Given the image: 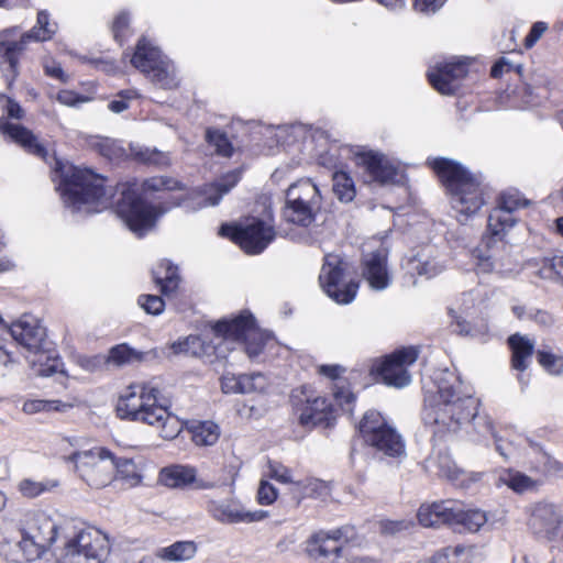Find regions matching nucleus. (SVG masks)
Segmentation results:
<instances>
[{"label":"nucleus","instance_id":"7","mask_svg":"<svg viewBox=\"0 0 563 563\" xmlns=\"http://www.w3.org/2000/svg\"><path fill=\"white\" fill-rule=\"evenodd\" d=\"M58 24L51 19L46 10L37 12L35 25L15 40L18 27H9L0 31V69L5 77L8 86H11L19 74V58L29 42H45L57 33Z\"/></svg>","mask_w":563,"mask_h":563},{"label":"nucleus","instance_id":"9","mask_svg":"<svg viewBox=\"0 0 563 563\" xmlns=\"http://www.w3.org/2000/svg\"><path fill=\"white\" fill-rule=\"evenodd\" d=\"M322 200L321 189L312 179H299L286 190L283 218L289 223L308 228L320 212Z\"/></svg>","mask_w":563,"mask_h":563},{"label":"nucleus","instance_id":"22","mask_svg":"<svg viewBox=\"0 0 563 563\" xmlns=\"http://www.w3.org/2000/svg\"><path fill=\"white\" fill-rule=\"evenodd\" d=\"M10 333L26 354H32L48 345L46 329L41 321L31 314H23L10 325Z\"/></svg>","mask_w":563,"mask_h":563},{"label":"nucleus","instance_id":"31","mask_svg":"<svg viewBox=\"0 0 563 563\" xmlns=\"http://www.w3.org/2000/svg\"><path fill=\"white\" fill-rule=\"evenodd\" d=\"M508 344L511 350V367L520 373L525 372L531 363L534 341L527 335L515 333L508 338Z\"/></svg>","mask_w":563,"mask_h":563},{"label":"nucleus","instance_id":"40","mask_svg":"<svg viewBox=\"0 0 563 563\" xmlns=\"http://www.w3.org/2000/svg\"><path fill=\"white\" fill-rule=\"evenodd\" d=\"M58 481L51 478L43 481L23 478L16 484V489L24 498L33 499L45 493L52 492L58 487Z\"/></svg>","mask_w":563,"mask_h":563},{"label":"nucleus","instance_id":"56","mask_svg":"<svg viewBox=\"0 0 563 563\" xmlns=\"http://www.w3.org/2000/svg\"><path fill=\"white\" fill-rule=\"evenodd\" d=\"M267 382L264 375L255 373L251 375H242L241 394H249L254 391H264Z\"/></svg>","mask_w":563,"mask_h":563},{"label":"nucleus","instance_id":"14","mask_svg":"<svg viewBox=\"0 0 563 563\" xmlns=\"http://www.w3.org/2000/svg\"><path fill=\"white\" fill-rule=\"evenodd\" d=\"M388 254L389 247L376 238L365 243L362 275L374 290H385L391 284L393 275L387 265Z\"/></svg>","mask_w":563,"mask_h":563},{"label":"nucleus","instance_id":"1","mask_svg":"<svg viewBox=\"0 0 563 563\" xmlns=\"http://www.w3.org/2000/svg\"><path fill=\"white\" fill-rule=\"evenodd\" d=\"M432 379L437 390H429L426 396L423 421L432 428L434 435L442 438L470 422L475 441L487 444L489 439H494L495 449L503 457L509 459L514 454L511 444L505 445L497 435L490 417L478 412L479 400L473 396V388L455 372L439 369Z\"/></svg>","mask_w":563,"mask_h":563},{"label":"nucleus","instance_id":"44","mask_svg":"<svg viewBox=\"0 0 563 563\" xmlns=\"http://www.w3.org/2000/svg\"><path fill=\"white\" fill-rule=\"evenodd\" d=\"M497 241L498 240L490 235L486 242L488 250L492 249V243ZM476 271L478 274H488L495 271L500 272L504 266L497 258L496 252H483L482 250H478L476 253Z\"/></svg>","mask_w":563,"mask_h":563},{"label":"nucleus","instance_id":"38","mask_svg":"<svg viewBox=\"0 0 563 563\" xmlns=\"http://www.w3.org/2000/svg\"><path fill=\"white\" fill-rule=\"evenodd\" d=\"M328 487L325 483L317 478H305L302 481H294L289 488L292 499L300 504L305 498H312L323 495Z\"/></svg>","mask_w":563,"mask_h":563},{"label":"nucleus","instance_id":"33","mask_svg":"<svg viewBox=\"0 0 563 563\" xmlns=\"http://www.w3.org/2000/svg\"><path fill=\"white\" fill-rule=\"evenodd\" d=\"M453 503L454 514H452L451 526L476 532L487 522V516L484 511L479 509H465L464 505L457 500H453Z\"/></svg>","mask_w":563,"mask_h":563},{"label":"nucleus","instance_id":"30","mask_svg":"<svg viewBox=\"0 0 563 563\" xmlns=\"http://www.w3.org/2000/svg\"><path fill=\"white\" fill-rule=\"evenodd\" d=\"M453 500H443L422 505L418 511V520L423 527H438L440 525L452 523V514H454Z\"/></svg>","mask_w":563,"mask_h":563},{"label":"nucleus","instance_id":"23","mask_svg":"<svg viewBox=\"0 0 563 563\" xmlns=\"http://www.w3.org/2000/svg\"><path fill=\"white\" fill-rule=\"evenodd\" d=\"M468 73L464 60L440 64L428 73L432 87L442 95H453Z\"/></svg>","mask_w":563,"mask_h":563},{"label":"nucleus","instance_id":"11","mask_svg":"<svg viewBox=\"0 0 563 563\" xmlns=\"http://www.w3.org/2000/svg\"><path fill=\"white\" fill-rule=\"evenodd\" d=\"M213 331L219 339L242 341L251 358L258 356L267 345L274 343L266 332L257 328L253 316L249 312L217 322Z\"/></svg>","mask_w":563,"mask_h":563},{"label":"nucleus","instance_id":"18","mask_svg":"<svg viewBox=\"0 0 563 563\" xmlns=\"http://www.w3.org/2000/svg\"><path fill=\"white\" fill-rule=\"evenodd\" d=\"M355 163L364 170L367 181L393 185L398 183L402 176L398 162L373 150H362L355 153Z\"/></svg>","mask_w":563,"mask_h":563},{"label":"nucleus","instance_id":"6","mask_svg":"<svg viewBox=\"0 0 563 563\" xmlns=\"http://www.w3.org/2000/svg\"><path fill=\"white\" fill-rule=\"evenodd\" d=\"M63 529L48 512L29 510L20 521L21 540L16 543L19 552L5 553L3 548L1 552L12 562H33L41 559L58 538L63 537Z\"/></svg>","mask_w":563,"mask_h":563},{"label":"nucleus","instance_id":"21","mask_svg":"<svg viewBox=\"0 0 563 563\" xmlns=\"http://www.w3.org/2000/svg\"><path fill=\"white\" fill-rule=\"evenodd\" d=\"M523 206H526V202L518 192H504L499 198L497 208L488 217L487 231L492 234V238L503 240L506 232L516 222L512 212Z\"/></svg>","mask_w":563,"mask_h":563},{"label":"nucleus","instance_id":"19","mask_svg":"<svg viewBox=\"0 0 563 563\" xmlns=\"http://www.w3.org/2000/svg\"><path fill=\"white\" fill-rule=\"evenodd\" d=\"M206 510L216 521L224 525L257 522L267 517V512L264 510H246L234 498L223 500L209 498Z\"/></svg>","mask_w":563,"mask_h":563},{"label":"nucleus","instance_id":"55","mask_svg":"<svg viewBox=\"0 0 563 563\" xmlns=\"http://www.w3.org/2000/svg\"><path fill=\"white\" fill-rule=\"evenodd\" d=\"M335 401L345 411H352V404L355 400L354 394L350 390V387L345 382L339 380L333 390Z\"/></svg>","mask_w":563,"mask_h":563},{"label":"nucleus","instance_id":"24","mask_svg":"<svg viewBox=\"0 0 563 563\" xmlns=\"http://www.w3.org/2000/svg\"><path fill=\"white\" fill-rule=\"evenodd\" d=\"M144 68L139 70L155 86L162 89H175L179 86L180 79L176 66L163 52Z\"/></svg>","mask_w":563,"mask_h":563},{"label":"nucleus","instance_id":"20","mask_svg":"<svg viewBox=\"0 0 563 563\" xmlns=\"http://www.w3.org/2000/svg\"><path fill=\"white\" fill-rule=\"evenodd\" d=\"M527 525L539 538L554 540L559 536L563 516L553 504L536 503L527 508Z\"/></svg>","mask_w":563,"mask_h":563},{"label":"nucleus","instance_id":"54","mask_svg":"<svg viewBox=\"0 0 563 563\" xmlns=\"http://www.w3.org/2000/svg\"><path fill=\"white\" fill-rule=\"evenodd\" d=\"M48 413H67L74 408L84 406V401L78 396H67L65 399H47Z\"/></svg>","mask_w":563,"mask_h":563},{"label":"nucleus","instance_id":"37","mask_svg":"<svg viewBox=\"0 0 563 563\" xmlns=\"http://www.w3.org/2000/svg\"><path fill=\"white\" fill-rule=\"evenodd\" d=\"M427 468L431 473L452 482H462L461 477L464 476L463 471L455 465L448 454L440 453L437 456L430 457L427 461Z\"/></svg>","mask_w":563,"mask_h":563},{"label":"nucleus","instance_id":"58","mask_svg":"<svg viewBox=\"0 0 563 563\" xmlns=\"http://www.w3.org/2000/svg\"><path fill=\"white\" fill-rule=\"evenodd\" d=\"M139 305L150 314H161L164 311V300L155 295H142L137 300Z\"/></svg>","mask_w":563,"mask_h":563},{"label":"nucleus","instance_id":"34","mask_svg":"<svg viewBox=\"0 0 563 563\" xmlns=\"http://www.w3.org/2000/svg\"><path fill=\"white\" fill-rule=\"evenodd\" d=\"M146 355L147 353L136 351L130 345L122 343L110 349L106 357H98L97 362L108 363L109 365L120 367L136 362H142L145 360Z\"/></svg>","mask_w":563,"mask_h":563},{"label":"nucleus","instance_id":"16","mask_svg":"<svg viewBox=\"0 0 563 563\" xmlns=\"http://www.w3.org/2000/svg\"><path fill=\"white\" fill-rule=\"evenodd\" d=\"M344 271V264L335 256L329 255L325 257L319 275L323 291L341 305L352 302L358 289V284L353 279H347Z\"/></svg>","mask_w":563,"mask_h":563},{"label":"nucleus","instance_id":"27","mask_svg":"<svg viewBox=\"0 0 563 563\" xmlns=\"http://www.w3.org/2000/svg\"><path fill=\"white\" fill-rule=\"evenodd\" d=\"M0 133L19 144L26 152L46 159V148L37 141L36 136L30 130L21 124L11 123L0 119Z\"/></svg>","mask_w":563,"mask_h":563},{"label":"nucleus","instance_id":"36","mask_svg":"<svg viewBox=\"0 0 563 563\" xmlns=\"http://www.w3.org/2000/svg\"><path fill=\"white\" fill-rule=\"evenodd\" d=\"M197 553L194 541H177L168 547L157 549L156 556L168 562H183L191 560Z\"/></svg>","mask_w":563,"mask_h":563},{"label":"nucleus","instance_id":"57","mask_svg":"<svg viewBox=\"0 0 563 563\" xmlns=\"http://www.w3.org/2000/svg\"><path fill=\"white\" fill-rule=\"evenodd\" d=\"M267 476L269 478L275 479L280 484H289L292 485L294 476L290 468L278 463V462H269L267 465Z\"/></svg>","mask_w":563,"mask_h":563},{"label":"nucleus","instance_id":"26","mask_svg":"<svg viewBox=\"0 0 563 563\" xmlns=\"http://www.w3.org/2000/svg\"><path fill=\"white\" fill-rule=\"evenodd\" d=\"M341 537V530H333L331 532L320 531L308 541L307 552L314 559L334 555L332 563H341L340 559L344 551L340 544Z\"/></svg>","mask_w":563,"mask_h":563},{"label":"nucleus","instance_id":"51","mask_svg":"<svg viewBox=\"0 0 563 563\" xmlns=\"http://www.w3.org/2000/svg\"><path fill=\"white\" fill-rule=\"evenodd\" d=\"M538 275L543 279H552L555 277L563 279V255L552 258H543Z\"/></svg>","mask_w":563,"mask_h":563},{"label":"nucleus","instance_id":"15","mask_svg":"<svg viewBox=\"0 0 563 563\" xmlns=\"http://www.w3.org/2000/svg\"><path fill=\"white\" fill-rule=\"evenodd\" d=\"M220 234L238 243L249 254L261 253L275 236L273 225L258 219L239 225L224 224Z\"/></svg>","mask_w":563,"mask_h":563},{"label":"nucleus","instance_id":"35","mask_svg":"<svg viewBox=\"0 0 563 563\" xmlns=\"http://www.w3.org/2000/svg\"><path fill=\"white\" fill-rule=\"evenodd\" d=\"M153 277L164 295H170L176 291L180 282L178 268L166 260L161 261L154 267Z\"/></svg>","mask_w":563,"mask_h":563},{"label":"nucleus","instance_id":"3","mask_svg":"<svg viewBox=\"0 0 563 563\" xmlns=\"http://www.w3.org/2000/svg\"><path fill=\"white\" fill-rule=\"evenodd\" d=\"M120 419L145 423L159 430L166 440L176 438L183 422L168 411L158 385L154 382L133 383L120 395L117 406Z\"/></svg>","mask_w":563,"mask_h":563},{"label":"nucleus","instance_id":"5","mask_svg":"<svg viewBox=\"0 0 563 563\" xmlns=\"http://www.w3.org/2000/svg\"><path fill=\"white\" fill-rule=\"evenodd\" d=\"M59 190L65 207L82 214L108 209L114 195V188L102 176L73 165L63 167Z\"/></svg>","mask_w":563,"mask_h":563},{"label":"nucleus","instance_id":"8","mask_svg":"<svg viewBox=\"0 0 563 563\" xmlns=\"http://www.w3.org/2000/svg\"><path fill=\"white\" fill-rule=\"evenodd\" d=\"M110 552L108 537L88 527L69 532L63 529V542L54 549L56 563H103Z\"/></svg>","mask_w":563,"mask_h":563},{"label":"nucleus","instance_id":"45","mask_svg":"<svg viewBox=\"0 0 563 563\" xmlns=\"http://www.w3.org/2000/svg\"><path fill=\"white\" fill-rule=\"evenodd\" d=\"M88 144L100 155L111 161L119 159L124 155V150L120 146V144L109 137L91 136L88 141Z\"/></svg>","mask_w":563,"mask_h":563},{"label":"nucleus","instance_id":"39","mask_svg":"<svg viewBox=\"0 0 563 563\" xmlns=\"http://www.w3.org/2000/svg\"><path fill=\"white\" fill-rule=\"evenodd\" d=\"M189 432L195 444L200 446L213 445L220 437L219 427L212 421L192 422Z\"/></svg>","mask_w":563,"mask_h":563},{"label":"nucleus","instance_id":"17","mask_svg":"<svg viewBox=\"0 0 563 563\" xmlns=\"http://www.w3.org/2000/svg\"><path fill=\"white\" fill-rule=\"evenodd\" d=\"M417 358V349L412 346L402 347L382 360L375 361L372 366V373L377 374L386 385L402 388L411 382L408 367L412 365Z\"/></svg>","mask_w":563,"mask_h":563},{"label":"nucleus","instance_id":"63","mask_svg":"<svg viewBox=\"0 0 563 563\" xmlns=\"http://www.w3.org/2000/svg\"><path fill=\"white\" fill-rule=\"evenodd\" d=\"M510 71H516L519 74L521 71V66L515 65L512 62H510L506 57H501L492 67L490 75L494 78H499L505 73H510Z\"/></svg>","mask_w":563,"mask_h":563},{"label":"nucleus","instance_id":"43","mask_svg":"<svg viewBox=\"0 0 563 563\" xmlns=\"http://www.w3.org/2000/svg\"><path fill=\"white\" fill-rule=\"evenodd\" d=\"M161 52L151 41L142 37L136 45L131 63L136 69H145V65L147 66Z\"/></svg>","mask_w":563,"mask_h":563},{"label":"nucleus","instance_id":"46","mask_svg":"<svg viewBox=\"0 0 563 563\" xmlns=\"http://www.w3.org/2000/svg\"><path fill=\"white\" fill-rule=\"evenodd\" d=\"M432 563H472V549L462 545L446 548L433 555Z\"/></svg>","mask_w":563,"mask_h":563},{"label":"nucleus","instance_id":"52","mask_svg":"<svg viewBox=\"0 0 563 563\" xmlns=\"http://www.w3.org/2000/svg\"><path fill=\"white\" fill-rule=\"evenodd\" d=\"M529 444L534 453L540 455L539 463L543 467V472L551 475H556L563 472V464L551 456L549 453L544 452L543 449L532 441H529Z\"/></svg>","mask_w":563,"mask_h":563},{"label":"nucleus","instance_id":"50","mask_svg":"<svg viewBox=\"0 0 563 563\" xmlns=\"http://www.w3.org/2000/svg\"><path fill=\"white\" fill-rule=\"evenodd\" d=\"M206 140L210 145L214 146L218 154L227 157L232 155L233 147L223 132L214 129H208L206 132Z\"/></svg>","mask_w":563,"mask_h":563},{"label":"nucleus","instance_id":"13","mask_svg":"<svg viewBox=\"0 0 563 563\" xmlns=\"http://www.w3.org/2000/svg\"><path fill=\"white\" fill-rule=\"evenodd\" d=\"M292 405L303 427L329 426L333 419L330 400L311 386H301L292 391Z\"/></svg>","mask_w":563,"mask_h":563},{"label":"nucleus","instance_id":"29","mask_svg":"<svg viewBox=\"0 0 563 563\" xmlns=\"http://www.w3.org/2000/svg\"><path fill=\"white\" fill-rule=\"evenodd\" d=\"M407 274L432 278L444 271V265L431 256L429 250L424 249L417 254L409 256L404 262Z\"/></svg>","mask_w":563,"mask_h":563},{"label":"nucleus","instance_id":"47","mask_svg":"<svg viewBox=\"0 0 563 563\" xmlns=\"http://www.w3.org/2000/svg\"><path fill=\"white\" fill-rule=\"evenodd\" d=\"M132 155L140 162L151 164L158 167H166L170 165V157L168 153L161 152L156 148L150 147H132Z\"/></svg>","mask_w":563,"mask_h":563},{"label":"nucleus","instance_id":"25","mask_svg":"<svg viewBox=\"0 0 563 563\" xmlns=\"http://www.w3.org/2000/svg\"><path fill=\"white\" fill-rule=\"evenodd\" d=\"M158 482L168 488H184L194 485L196 489H211L214 484L198 479L197 472L191 466L172 465L164 467L158 475Z\"/></svg>","mask_w":563,"mask_h":563},{"label":"nucleus","instance_id":"48","mask_svg":"<svg viewBox=\"0 0 563 563\" xmlns=\"http://www.w3.org/2000/svg\"><path fill=\"white\" fill-rule=\"evenodd\" d=\"M184 185L175 178L168 176H154L145 179L142 184L144 194L157 191L183 190Z\"/></svg>","mask_w":563,"mask_h":563},{"label":"nucleus","instance_id":"28","mask_svg":"<svg viewBox=\"0 0 563 563\" xmlns=\"http://www.w3.org/2000/svg\"><path fill=\"white\" fill-rule=\"evenodd\" d=\"M495 486L508 487L518 495L537 493L542 486L540 479L533 478L515 468H503L497 473Z\"/></svg>","mask_w":563,"mask_h":563},{"label":"nucleus","instance_id":"2","mask_svg":"<svg viewBox=\"0 0 563 563\" xmlns=\"http://www.w3.org/2000/svg\"><path fill=\"white\" fill-rule=\"evenodd\" d=\"M241 173L240 169L231 170L214 183L191 190L185 198L172 206L146 202L139 196L135 185L123 184L120 186L121 197L115 203V213L133 233L143 236L172 207L183 206L187 210L195 211L218 205L222 197L240 181Z\"/></svg>","mask_w":563,"mask_h":563},{"label":"nucleus","instance_id":"42","mask_svg":"<svg viewBox=\"0 0 563 563\" xmlns=\"http://www.w3.org/2000/svg\"><path fill=\"white\" fill-rule=\"evenodd\" d=\"M333 192L342 202H351L356 195L353 178L344 170H336L333 174Z\"/></svg>","mask_w":563,"mask_h":563},{"label":"nucleus","instance_id":"61","mask_svg":"<svg viewBox=\"0 0 563 563\" xmlns=\"http://www.w3.org/2000/svg\"><path fill=\"white\" fill-rule=\"evenodd\" d=\"M129 16L125 12L119 13L112 22L113 36L118 42H122L128 33Z\"/></svg>","mask_w":563,"mask_h":563},{"label":"nucleus","instance_id":"60","mask_svg":"<svg viewBox=\"0 0 563 563\" xmlns=\"http://www.w3.org/2000/svg\"><path fill=\"white\" fill-rule=\"evenodd\" d=\"M26 415L48 413L47 399L29 398L25 399L21 407Z\"/></svg>","mask_w":563,"mask_h":563},{"label":"nucleus","instance_id":"41","mask_svg":"<svg viewBox=\"0 0 563 563\" xmlns=\"http://www.w3.org/2000/svg\"><path fill=\"white\" fill-rule=\"evenodd\" d=\"M115 478H119L128 487H136L142 482V474L133 460L115 457Z\"/></svg>","mask_w":563,"mask_h":563},{"label":"nucleus","instance_id":"49","mask_svg":"<svg viewBox=\"0 0 563 563\" xmlns=\"http://www.w3.org/2000/svg\"><path fill=\"white\" fill-rule=\"evenodd\" d=\"M170 349L175 354L199 356L206 353L203 342L198 335H188L184 340L174 342Z\"/></svg>","mask_w":563,"mask_h":563},{"label":"nucleus","instance_id":"32","mask_svg":"<svg viewBox=\"0 0 563 563\" xmlns=\"http://www.w3.org/2000/svg\"><path fill=\"white\" fill-rule=\"evenodd\" d=\"M34 374L38 376H51L59 372L62 361L55 355V352L48 349V345L25 355Z\"/></svg>","mask_w":563,"mask_h":563},{"label":"nucleus","instance_id":"59","mask_svg":"<svg viewBox=\"0 0 563 563\" xmlns=\"http://www.w3.org/2000/svg\"><path fill=\"white\" fill-rule=\"evenodd\" d=\"M278 490L269 482L262 479L257 489V501L260 505L268 506L276 501Z\"/></svg>","mask_w":563,"mask_h":563},{"label":"nucleus","instance_id":"4","mask_svg":"<svg viewBox=\"0 0 563 563\" xmlns=\"http://www.w3.org/2000/svg\"><path fill=\"white\" fill-rule=\"evenodd\" d=\"M427 164L444 185L459 222H466L485 205L479 176L460 163L444 157L429 158Z\"/></svg>","mask_w":563,"mask_h":563},{"label":"nucleus","instance_id":"53","mask_svg":"<svg viewBox=\"0 0 563 563\" xmlns=\"http://www.w3.org/2000/svg\"><path fill=\"white\" fill-rule=\"evenodd\" d=\"M539 364L551 375L563 373V356L548 351H538Z\"/></svg>","mask_w":563,"mask_h":563},{"label":"nucleus","instance_id":"12","mask_svg":"<svg viewBox=\"0 0 563 563\" xmlns=\"http://www.w3.org/2000/svg\"><path fill=\"white\" fill-rule=\"evenodd\" d=\"M364 441L378 452L391 457L405 455L401 435L377 411H367L358 426Z\"/></svg>","mask_w":563,"mask_h":563},{"label":"nucleus","instance_id":"62","mask_svg":"<svg viewBox=\"0 0 563 563\" xmlns=\"http://www.w3.org/2000/svg\"><path fill=\"white\" fill-rule=\"evenodd\" d=\"M56 99L58 102H60L62 104L67 106V107H77L81 103H86L89 101L88 97L78 95L73 90H66V89L60 90L57 93Z\"/></svg>","mask_w":563,"mask_h":563},{"label":"nucleus","instance_id":"10","mask_svg":"<svg viewBox=\"0 0 563 563\" xmlns=\"http://www.w3.org/2000/svg\"><path fill=\"white\" fill-rule=\"evenodd\" d=\"M78 477L92 489H102L115 479L114 454L103 446L74 452L69 456Z\"/></svg>","mask_w":563,"mask_h":563},{"label":"nucleus","instance_id":"64","mask_svg":"<svg viewBox=\"0 0 563 563\" xmlns=\"http://www.w3.org/2000/svg\"><path fill=\"white\" fill-rule=\"evenodd\" d=\"M242 375L235 376L234 374L227 373L221 378V389L225 394H241Z\"/></svg>","mask_w":563,"mask_h":563}]
</instances>
